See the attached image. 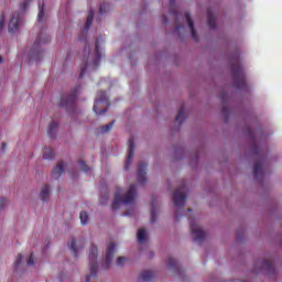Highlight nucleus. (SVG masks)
I'll list each match as a JSON object with an SVG mask.
<instances>
[{"mask_svg":"<svg viewBox=\"0 0 282 282\" xmlns=\"http://www.w3.org/2000/svg\"><path fill=\"white\" fill-rule=\"evenodd\" d=\"M223 113H226V108H223Z\"/></svg>","mask_w":282,"mask_h":282,"instance_id":"obj_48","label":"nucleus"},{"mask_svg":"<svg viewBox=\"0 0 282 282\" xmlns=\"http://www.w3.org/2000/svg\"><path fill=\"white\" fill-rule=\"evenodd\" d=\"M253 177L254 180H263V165L261 164V162L254 163Z\"/></svg>","mask_w":282,"mask_h":282,"instance_id":"obj_15","label":"nucleus"},{"mask_svg":"<svg viewBox=\"0 0 282 282\" xmlns=\"http://www.w3.org/2000/svg\"><path fill=\"white\" fill-rule=\"evenodd\" d=\"M80 243H85V240H80Z\"/></svg>","mask_w":282,"mask_h":282,"instance_id":"obj_50","label":"nucleus"},{"mask_svg":"<svg viewBox=\"0 0 282 282\" xmlns=\"http://www.w3.org/2000/svg\"><path fill=\"white\" fill-rule=\"evenodd\" d=\"M167 265L176 274H182V269L180 268V264H177V260H175L174 258L167 259Z\"/></svg>","mask_w":282,"mask_h":282,"instance_id":"obj_18","label":"nucleus"},{"mask_svg":"<svg viewBox=\"0 0 282 282\" xmlns=\"http://www.w3.org/2000/svg\"><path fill=\"white\" fill-rule=\"evenodd\" d=\"M138 184H147V163L141 162L137 170Z\"/></svg>","mask_w":282,"mask_h":282,"instance_id":"obj_12","label":"nucleus"},{"mask_svg":"<svg viewBox=\"0 0 282 282\" xmlns=\"http://www.w3.org/2000/svg\"><path fill=\"white\" fill-rule=\"evenodd\" d=\"M249 131V135H251L252 140H254V132H252V130L248 129Z\"/></svg>","mask_w":282,"mask_h":282,"instance_id":"obj_43","label":"nucleus"},{"mask_svg":"<svg viewBox=\"0 0 282 282\" xmlns=\"http://www.w3.org/2000/svg\"><path fill=\"white\" fill-rule=\"evenodd\" d=\"M180 219V214L175 215V220L177 221Z\"/></svg>","mask_w":282,"mask_h":282,"instance_id":"obj_45","label":"nucleus"},{"mask_svg":"<svg viewBox=\"0 0 282 282\" xmlns=\"http://www.w3.org/2000/svg\"><path fill=\"white\" fill-rule=\"evenodd\" d=\"M102 58V52L100 51V42L95 43V51L91 52V47L85 46L83 53V61H85L84 66L82 67L79 78H83L87 74V68L93 67L96 69L100 65V59Z\"/></svg>","mask_w":282,"mask_h":282,"instance_id":"obj_1","label":"nucleus"},{"mask_svg":"<svg viewBox=\"0 0 282 282\" xmlns=\"http://www.w3.org/2000/svg\"><path fill=\"white\" fill-rule=\"evenodd\" d=\"M30 1H32V0H24V1L20 4V8H21L22 12H25V10H28V6H30Z\"/></svg>","mask_w":282,"mask_h":282,"instance_id":"obj_36","label":"nucleus"},{"mask_svg":"<svg viewBox=\"0 0 282 282\" xmlns=\"http://www.w3.org/2000/svg\"><path fill=\"white\" fill-rule=\"evenodd\" d=\"M43 160H54V150L52 148L44 149Z\"/></svg>","mask_w":282,"mask_h":282,"instance_id":"obj_26","label":"nucleus"},{"mask_svg":"<svg viewBox=\"0 0 282 282\" xmlns=\"http://www.w3.org/2000/svg\"><path fill=\"white\" fill-rule=\"evenodd\" d=\"M113 129V121L100 128L101 133H109Z\"/></svg>","mask_w":282,"mask_h":282,"instance_id":"obj_31","label":"nucleus"},{"mask_svg":"<svg viewBox=\"0 0 282 282\" xmlns=\"http://www.w3.org/2000/svg\"><path fill=\"white\" fill-rule=\"evenodd\" d=\"M170 14L177 17V9H175V0H170Z\"/></svg>","mask_w":282,"mask_h":282,"instance_id":"obj_33","label":"nucleus"},{"mask_svg":"<svg viewBox=\"0 0 282 282\" xmlns=\"http://www.w3.org/2000/svg\"><path fill=\"white\" fill-rule=\"evenodd\" d=\"M220 100H221V102H224V105H226V102H228V93H226V91H221L220 94H219V97H218Z\"/></svg>","mask_w":282,"mask_h":282,"instance_id":"obj_34","label":"nucleus"},{"mask_svg":"<svg viewBox=\"0 0 282 282\" xmlns=\"http://www.w3.org/2000/svg\"><path fill=\"white\" fill-rule=\"evenodd\" d=\"M153 279H155V272L153 271H143L139 275V282H151Z\"/></svg>","mask_w":282,"mask_h":282,"instance_id":"obj_16","label":"nucleus"},{"mask_svg":"<svg viewBox=\"0 0 282 282\" xmlns=\"http://www.w3.org/2000/svg\"><path fill=\"white\" fill-rule=\"evenodd\" d=\"M115 252H116V245L113 242L108 243L106 259H105L106 268H109V265H111V261H113Z\"/></svg>","mask_w":282,"mask_h":282,"instance_id":"obj_14","label":"nucleus"},{"mask_svg":"<svg viewBox=\"0 0 282 282\" xmlns=\"http://www.w3.org/2000/svg\"><path fill=\"white\" fill-rule=\"evenodd\" d=\"M37 21L39 23H43L45 21V3L40 6V11L37 13Z\"/></svg>","mask_w":282,"mask_h":282,"instance_id":"obj_24","label":"nucleus"},{"mask_svg":"<svg viewBox=\"0 0 282 282\" xmlns=\"http://www.w3.org/2000/svg\"><path fill=\"white\" fill-rule=\"evenodd\" d=\"M135 185H130L129 191L126 194H122V188H117L115 193V202L112 203V210H117L120 206H127L133 204L135 199L137 189Z\"/></svg>","mask_w":282,"mask_h":282,"instance_id":"obj_3","label":"nucleus"},{"mask_svg":"<svg viewBox=\"0 0 282 282\" xmlns=\"http://www.w3.org/2000/svg\"><path fill=\"white\" fill-rule=\"evenodd\" d=\"M23 24V20L21 19V14L19 12L13 13L11 20L9 21L8 30L10 34H14L19 32L21 25Z\"/></svg>","mask_w":282,"mask_h":282,"instance_id":"obj_10","label":"nucleus"},{"mask_svg":"<svg viewBox=\"0 0 282 282\" xmlns=\"http://www.w3.org/2000/svg\"><path fill=\"white\" fill-rule=\"evenodd\" d=\"M133 155H135V141L133 137L128 140V160L126 162V171L131 169V162H133Z\"/></svg>","mask_w":282,"mask_h":282,"instance_id":"obj_11","label":"nucleus"},{"mask_svg":"<svg viewBox=\"0 0 282 282\" xmlns=\"http://www.w3.org/2000/svg\"><path fill=\"white\" fill-rule=\"evenodd\" d=\"M40 198L42 199V202H47V199H50V185H44L42 187Z\"/></svg>","mask_w":282,"mask_h":282,"instance_id":"obj_22","label":"nucleus"},{"mask_svg":"<svg viewBox=\"0 0 282 282\" xmlns=\"http://www.w3.org/2000/svg\"><path fill=\"white\" fill-rule=\"evenodd\" d=\"M50 41L51 39L47 33H40L33 44L34 50L31 53V58H33L34 61H41V58H43V51L39 50V47H41V45L50 43Z\"/></svg>","mask_w":282,"mask_h":282,"instance_id":"obj_6","label":"nucleus"},{"mask_svg":"<svg viewBox=\"0 0 282 282\" xmlns=\"http://www.w3.org/2000/svg\"><path fill=\"white\" fill-rule=\"evenodd\" d=\"M23 261V256L22 254H18L17 259H15V268H19V265H21V262Z\"/></svg>","mask_w":282,"mask_h":282,"instance_id":"obj_38","label":"nucleus"},{"mask_svg":"<svg viewBox=\"0 0 282 282\" xmlns=\"http://www.w3.org/2000/svg\"><path fill=\"white\" fill-rule=\"evenodd\" d=\"M6 204H8V199L2 197L0 199V210H3V208H6Z\"/></svg>","mask_w":282,"mask_h":282,"instance_id":"obj_41","label":"nucleus"},{"mask_svg":"<svg viewBox=\"0 0 282 282\" xmlns=\"http://www.w3.org/2000/svg\"><path fill=\"white\" fill-rule=\"evenodd\" d=\"M252 149H253V152L257 154L261 153V150L259 148H257V145H254V143L252 144Z\"/></svg>","mask_w":282,"mask_h":282,"instance_id":"obj_42","label":"nucleus"},{"mask_svg":"<svg viewBox=\"0 0 282 282\" xmlns=\"http://www.w3.org/2000/svg\"><path fill=\"white\" fill-rule=\"evenodd\" d=\"M186 187V184H183V187L176 189L173 193L172 202L176 208H185L186 206V194L184 193V188Z\"/></svg>","mask_w":282,"mask_h":282,"instance_id":"obj_8","label":"nucleus"},{"mask_svg":"<svg viewBox=\"0 0 282 282\" xmlns=\"http://www.w3.org/2000/svg\"><path fill=\"white\" fill-rule=\"evenodd\" d=\"M185 21L187 22V25L191 30L192 39H194L196 43H199V36H197V31H195V22L193 21L191 13H185Z\"/></svg>","mask_w":282,"mask_h":282,"instance_id":"obj_13","label":"nucleus"},{"mask_svg":"<svg viewBox=\"0 0 282 282\" xmlns=\"http://www.w3.org/2000/svg\"><path fill=\"white\" fill-rule=\"evenodd\" d=\"M3 61H4L3 57L0 56V65H1V63H3Z\"/></svg>","mask_w":282,"mask_h":282,"instance_id":"obj_47","label":"nucleus"},{"mask_svg":"<svg viewBox=\"0 0 282 282\" xmlns=\"http://www.w3.org/2000/svg\"><path fill=\"white\" fill-rule=\"evenodd\" d=\"M137 237L140 243H144V241H147V229H139Z\"/></svg>","mask_w":282,"mask_h":282,"instance_id":"obj_25","label":"nucleus"},{"mask_svg":"<svg viewBox=\"0 0 282 282\" xmlns=\"http://www.w3.org/2000/svg\"><path fill=\"white\" fill-rule=\"evenodd\" d=\"M56 129H58L57 122H51L47 129V135L53 140V138H56Z\"/></svg>","mask_w":282,"mask_h":282,"instance_id":"obj_20","label":"nucleus"},{"mask_svg":"<svg viewBox=\"0 0 282 282\" xmlns=\"http://www.w3.org/2000/svg\"><path fill=\"white\" fill-rule=\"evenodd\" d=\"M28 265H36V259L34 258V253L29 256Z\"/></svg>","mask_w":282,"mask_h":282,"instance_id":"obj_35","label":"nucleus"},{"mask_svg":"<svg viewBox=\"0 0 282 282\" xmlns=\"http://www.w3.org/2000/svg\"><path fill=\"white\" fill-rule=\"evenodd\" d=\"M207 23L210 30H217V20L215 19V14L210 11L207 12Z\"/></svg>","mask_w":282,"mask_h":282,"instance_id":"obj_19","label":"nucleus"},{"mask_svg":"<svg viewBox=\"0 0 282 282\" xmlns=\"http://www.w3.org/2000/svg\"><path fill=\"white\" fill-rule=\"evenodd\" d=\"M100 105H109V99L107 97L106 91H99L97 94V97L95 99V104L93 107V111L96 113V116H105V113H107L108 111L107 108L100 109Z\"/></svg>","mask_w":282,"mask_h":282,"instance_id":"obj_7","label":"nucleus"},{"mask_svg":"<svg viewBox=\"0 0 282 282\" xmlns=\"http://www.w3.org/2000/svg\"><path fill=\"white\" fill-rule=\"evenodd\" d=\"M231 74L234 78V84L237 89H248V84L246 83V73L243 72V67L241 66V64H239V55H236L232 59Z\"/></svg>","mask_w":282,"mask_h":282,"instance_id":"obj_2","label":"nucleus"},{"mask_svg":"<svg viewBox=\"0 0 282 282\" xmlns=\"http://www.w3.org/2000/svg\"><path fill=\"white\" fill-rule=\"evenodd\" d=\"M99 14H107V4L104 3L99 7Z\"/></svg>","mask_w":282,"mask_h":282,"instance_id":"obj_39","label":"nucleus"},{"mask_svg":"<svg viewBox=\"0 0 282 282\" xmlns=\"http://www.w3.org/2000/svg\"><path fill=\"white\" fill-rule=\"evenodd\" d=\"M70 250L73 251L74 257H78V250H83V247H76V240L72 238Z\"/></svg>","mask_w":282,"mask_h":282,"instance_id":"obj_27","label":"nucleus"},{"mask_svg":"<svg viewBox=\"0 0 282 282\" xmlns=\"http://www.w3.org/2000/svg\"><path fill=\"white\" fill-rule=\"evenodd\" d=\"M79 169L80 171H84V173H89V171H91V167H89L85 161H79Z\"/></svg>","mask_w":282,"mask_h":282,"instance_id":"obj_32","label":"nucleus"},{"mask_svg":"<svg viewBox=\"0 0 282 282\" xmlns=\"http://www.w3.org/2000/svg\"><path fill=\"white\" fill-rule=\"evenodd\" d=\"M78 94H80V85L75 86L69 94L63 95L59 101V107H63L64 109H74V106L76 105V98H78Z\"/></svg>","mask_w":282,"mask_h":282,"instance_id":"obj_4","label":"nucleus"},{"mask_svg":"<svg viewBox=\"0 0 282 282\" xmlns=\"http://www.w3.org/2000/svg\"><path fill=\"white\" fill-rule=\"evenodd\" d=\"M187 210H188V213H193V209H191V208H188Z\"/></svg>","mask_w":282,"mask_h":282,"instance_id":"obj_49","label":"nucleus"},{"mask_svg":"<svg viewBox=\"0 0 282 282\" xmlns=\"http://www.w3.org/2000/svg\"><path fill=\"white\" fill-rule=\"evenodd\" d=\"M163 19L165 20V23L169 24V18H166V15H163Z\"/></svg>","mask_w":282,"mask_h":282,"instance_id":"obj_44","label":"nucleus"},{"mask_svg":"<svg viewBox=\"0 0 282 282\" xmlns=\"http://www.w3.org/2000/svg\"><path fill=\"white\" fill-rule=\"evenodd\" d=\"M79 218L83 226H87V224H89V215H87V212H82L79 214Z\"/></svg>","mask_w":282,"mask_h":282,"instance_id":"obj_29","label":"nucleus"},{"mask_svg":"<svg viewBox=\"0 0 282 282\" xmlns=\"http://www.w3.org/2000/svg\"><path fill=\"white\" fill-rule=\"evenodd\" d=\"M94 17H95L94 10H89L88 11V17H87V20H86V25H85L86 34L91 29V23H94Z\"/></svg>","mask_w":282,"mask_h":282,"instance_id":"obj_21","label":"nucleus"},{"mask_svg":"<svg viewBox=\"0 0 282 282\" xmlns=\"http://www.w3.org/2000/svg\"><path fill=\"white\" fill-rule=\"evenodd\" d=\"M150 221L151 224H155V221H158V207L155 205H152Z\"/></svg>","mask_w":282,"mask_h":282,"instance_id":"obj_30","label":"nucleus"},{"mask_svg":"<svg viewBox=\"0 0 282 282\" xmlns=\"http://www.w3.org/2000/svg\"><path fill=\"white\" fill-rule=\"evenodd\" d=\"M98 248L94 245H91L89 250V267H90V274L86 275V282H90L91 279H96V275L98 274Z\"/></svg>","mask_w":282,"mask_h":282,"instance_id":"obj_5","label":"nucleus"},{"mask_svg":"<svg viewBox=\"0 0 282 282\" xmlns=\"http://www.w3.org/2000/svg\"><path fill=\"white\" fill-rule=\"evenodd\" d=\"M262 268L263 270H269V271H273L274 270V264L272 263L271 260H262Z\"/></svg>","mask_w":282,"mask_h":282,"instance_id":"obj_28","label":"nucleus"},{"mask_svg":"<svg viewBox=\"0 0 282 282\" xmlns=\"http://www.w3.org/2000/svg\"><path fill=\"white\" fill-rule=\"evenodd\" d=\"M189 219V228H191V232L192 235H194V241L196 243H202V241H204V239H206V232L204 230H202V228H199V226H197V224H195V220L191 219V217H188Z\"/></svg>","mask_w":282,"mask_h":282,"instance_id":"obj_9","label":"nucleus"},{"mask_svg":"<svg viewBox=\"0 0 282 282\" xmlns=\"http://www.w3.org/2000/svg\"><path fill=\"white\" fill-rule=\"evenodd\" d=\"M2 151H6V143H2Z\"/></svg>","mask_w":282,"mask_h":282,"instance_id":"obj_46","label":"nucleus"},{"mask_svg":"<svg viewBox=\"0 0 282 282\" xmlns=\"http://www.w3.org/2000/svg\"><path fill=\"white\" fill-rule=\"evenodd\" d=\"M124 261H127V257H119L117 259V265H124Z\"/></svg>","mask_w":282,"mask_h":282,"instance_id":"obj_40","label":"nucleus"},{"mask_svg":"<svg viewBox=\"0 0 282 282\" xmlns=\"http://www.w3.org/2000/svg\"><path fill=\"white\" fill-rule=\"evenodd\" d=\"M63 173H65V163H63V161H62V162L57 163V165L53 170L54 180H58L61 177V175H63Z\"/></svg>","mask_w":282,"mask_h":282,"instance_id":"obj_17","label":"nucleus"},{"mask_svg":"<svg viewBox=\"0 0 282 282\" xmlns=\"http://www.w3.org/2000/svg\"><path fill=\"white\" fill-rule=\"evenodd\" d=\"M6 24V15L3 13L0 14V32L3 31V25Z\"/></svg>","mask_w":282,"mask_h":282,"instance_id":"obj_37","label":"nucleus"},{"mask_svg":"<svg viewBox=\"0 0 282 282\" xmlns=\"http://www.w3.org/2000/svg\"><path fill=\"white\" fill-rule=\"evenodd\" d=\"M184 120H186V113L184 111V106L181 107V111L175 118V121L178 122V124H183Z\"/></svg>","mask_w":282,"mask_h":282,"instance_id":"obj_23","label":"nucleus"}]
</instances>
